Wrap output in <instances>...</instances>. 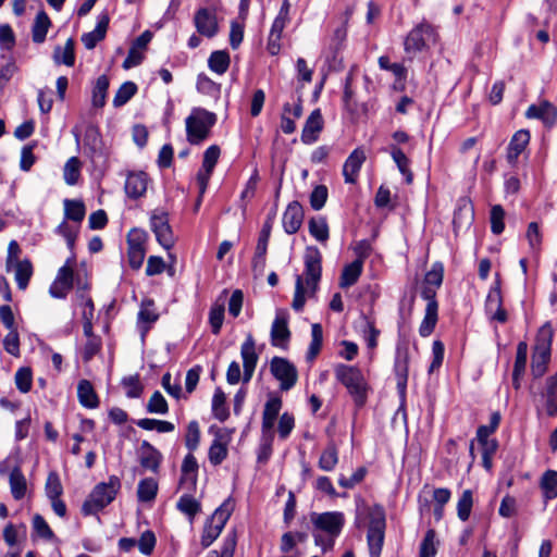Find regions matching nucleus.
Instances as JSON below:
<instances>
[{"mask_svg":"<svg viewBox=\"0 0 557 557\" xmlns=\"http://www.w3.org/2000/svg\"><path fill=\"white\" fill-rule=\"evenodd\" d=\"M505 211L500 205H495L491 209V230L495 235L503 233L505 228L504 224Z\"/></svg>","mask_w":557,"mask_h":557,"instance_id":"obj_57","label":"nucleus"},{"mask_svg":"<svg viewBox=\"0 0 557 557\" xmlns=\"http://www.w3.org/2000/svg\"><path fill=\"white\" fill-rule=\"evenodd\" d=\"M240 356L243 359L244 368L243 381L244 383H248L253 375L259 359V356L256 351V342L251 334H248L245 342L242 344Z\"/></svg>","mask_w":557,"mask_h":557,"instance_id":"obj_13","label":"nucleus"},{"mask_svg":"<svg viewBox=\"0 0 557 557\" xmlns=\"http://www.w3.org/2000/svg\"><path fill=\"white\" fill-rule=\"evenodd\" d=\"M77 397L79 404L85 408L94 409L99 406V398L92 384L88 380H81L78 382Z\"/></svg>","mask_w":557,"mask_h":557,"instance_id":"obj_26","label":"nucleus"},{"mask_svg":"<svg viewBox=\"0 0 557 557\" xmlns=\"http://www.w3.org/2000/svg\"><path fill=\"white\" fill-rule=\"evenodd\" d=\"M110 17L107 13H102L98 16L97 25L94 30L82 35V42L88 50L94 49L99 41L104 39Z\"/></svg>","mask_w":557,"mask_h":557,"instance_id":"obj_24","label":"nucleus"},{"mask_svg":"<svg viewBox=\"0 0 557 557\" xmlns=\"http://www.w3.org/2000/svg\"><path fill=\"white\" fill-rule=\"evenodd\" d=\"M146 410L148 413L166 414L169 412V405L163 395L156 391L147 403Z\"/></svg>","mask_w":557,"mask_h":557,"instance_id":"obj_51","label":"nucleus"},{"mask_svg":"<svg viewBox=\"0 0 557 557\" xmlns=\"http://www.w3.org/2000/svg\"><path fill=\"white\" fill-rule=\"evenodd\" d=\"M148 175L143 172H129L126 176L124 189L127 197L138 199L146 194Z\"/></svg>","mask_w":557,"mask_h":557,"instance_id":"obj_21","label":"nucleus"},{"mask_svg":"<svg viewBox=\"0 0 557 557\" xmlns=\"http://www.w3.org/2000/svg\"><path fill=\"white\" fill-rule=\"evenodd\" d=\"M366 161V153L362 149H355L346 159L343 165V175L345 183L354 184L357 181L359 171Z\"/></svg>","mask_w":557,"mask_h":557,"instance_id":"obj_22","label":"nucleus"},{"mask_svg":"<svg viewBox=\"0 0 557 557\" xmlns=\"http://www.w3.org/2000/svg\"><path fill=\"white\" fill-rule=\"evenodd\" d=\"M389 153L396 163L399 172L405 176L406 183L410 184L413 180V174L410 170V160L404 151L396 145L389 146Z\"/></svg>","mask_w":557,"mask_h":557,"instance_id":"obj_29","label":"nucleus"},{"mask_svg":"<svg viewBox=\"0 0 557 557\" xmlns=\"http://www.w3.org/2000/svg\"><path fill=\"white\" fill-rule=\"evenodd\" d=\"M3 348L11 356H20V336L17 329L9 330L3 338Z\"/></svg>","mask_w":557,"mask_h":557,"instance_id":"obj_58","label":"nucleus"},{"mask_svg":"<svg viewBox=\"0 0 557 557\" xmlns=\"http://www.w3.org/2000/svg\"><path fill=\"white\" fill-rule=\"evenodd\" d=\"M110 81L107 75H100L92 87L91 103L95 108H102L106 104Z\"/></svg>","mask_w":557,"mask_h":557,"instance_id":"obj_33","label":"nucleus"},{"mask_svg":"<svg viewBox=\"0 0 557 557\" xmlns=\"http://www.w3.org/2000/svg\"><path fill=\"white\" fill-rule=\"evenodd\" d=\"M276 419L272 417H268L262 414V425H261V433H262V441L263 446L270 450V446L272 445L273 438H274V424Z\"/></svg>","mask_w":557,"mask_h":557,"instance_id":"obj_61","label":"nucleus"},{"mask_svg":"<svg viewBox=\"0 0 557 557\" xmlns=\"http://www.w3.org/2000/svg\"><path fill=\"white\" fill-rule=\"evenodd\" d=\"M137 92V85L133 82L123 83L113 98V107L120 108L126 104Z\"/></svg>","mask_w":557,"mask_h":557,"instance_id":"obj_48","label":"nucleus"},{"mask_svg":"<svg viewBox=\"0 0 557 557\" xmlns=\"http://www.w3.org/2000/svg\"><path fill=\"white\" fill-rule=\"evenodd\" d=\"M289 338L288 315L284 311H278L271 326V344L274 347L286 348Z\"/></svg>","mask_w":557,"mask_h":557,"instance_id":"obj_15","label":"nucleus"},{"mask_svg":"<svg viewBox=\"0 0 557 557\" xmlns=\"http://www.w3.org/2000/svg\"><path fill=\"white\" fill-rule=\"evenodd\" d=\"M176 507L182 513L188 517L190 522H193L196 515L201 510L200 503L189 494L182 495Z\"/></svg>","mask_w":557,"mask_h":557,"instance_id":"obj_42","label":"nucleus"},{"mask_svg":"<svg viewBox=\"0 0 557 557\" xmlns=\"http://www.w3.org/2000/svg\"><path fill=\"white\" fill-rule=\"evenodd\" d=\"M121 488V481L116 475H111L108 482L98 483L90 492L82 506L84 516L96 515L110 505Z\"/></svg>","mask_w":557,"mask_h":557,"instance_id":"obj_4","label":"nucleus"},{"mask_svg":"<svg viewBox=\"0 0 557 557\" xmlns=\"http://www.w3.org/2000/svg\"><path fill=\"white\" fill-rule=\"evenodd\" d=\"M51 25L50 18L46 12H39L34 21L32 28L33 41L41 44L45 41L49 27Z\"/></svg>","mask_w":557,"mask_h":557,"instance_id":"obj_37","label":"nucleus"},{"mask_svg":"<svg viewBox=\"0 0 557 557\" xmlns=\"http://www.w3.org/2000/svg\"><path fill=\"white\" fill-rule=\"evenodd\" d=\"M309 233L320 243H325L329 239V225L326 219L323 216L312 218L309 221Z\"/></svg>","mask_w":557,"mask_h":557,"instance_id":"obj_46","label":"nucleus"},{"mask_svg":"<svg viewBox=\"0 0 557 557\" xmlns=\"http://www.w3.org/2000/svg\"><path fill=\"white\" fill-rule=\"evenodd\" d=\"M45 492L49 499L57 498L62 495L63 487L59 474L55 471H52L48 474Z\"/></svg>","mask_w":557,"mask_h":557,"instance_id":"obj_55","label":"nucleus"},{"mask_svg":"<svg viewBox=\"0 0 557 557\" xmlns=\"http://www.w3.org/2000/svg\"><path fill=\"white\" fill-rule=\"evenodd\" d=\"M150 227L157 242L166 250L174 246V234L169 223L168 213L154 210L150 216Z\"/></svg>","mask_w":557,"mask_h":557,"instance_id":"obj_11","label":"nucleus"},{"mask_svg":"<svg viewBox=\"0 0 557 557\" xmlns=\"http://www.w3.org/2000/svg\"><path fill=\"white\" fill-rule=\"evenodd\" d=\"M270 372L280 382L282 391H289L295 386L298 379L296 367L283 357H273L271 359Z\"/></svg>","mask_w":557,"mask_h":557,"instance_id":"obj_10","label":"nucleus"},{"mask_svg":"<svg viewBox=\"0 0 557 557\" xmlns=\"http://www.w3.org/2000/svg\"><path fill=\"white\" fill-rule=\"evenodd\" d=\"M194 25L201 36L213 38L219 33V24L214 10L200 8L194 15Z\"/></svg>","mask_w":557,"mask_h":557,"instance_id":"obj_12","label":"nucleus"},{"mask_svg":"<svg viewBox=\"0 0 557 557\" xmlns=\"http://www.w3.org/2000/svg\"><path fill=\"white\" fill-rule=\"evenodd\" d=\"M485 311L492 320L499 323H505L507 321V312L503 308V297L498 283L492 286L488 290L485 301Z\"/></svg>","mask_w":557,"mask_h":557,"instance_id":"obj_16","label":"nucleus"},{"mask_svg":"<svg viewBox=\"0 0 557 557\" xmlns=\"http://www.w3.org/2000/svg\"><path fill=\"white\" fill-rule=\"evenodd\" d=\"M157 543L156 535L152 531L147 530L141 533L139 540L137 541L138 549L144 555H151Z\"/></svg>","mask_w":557,"mask_h":557,"instance_id":"obj_63","label":"nucleus"},{"mask_svg":"<svg viewBox=\"0 0 557 557\" xmlns=\"http://www.w3.org/2000/svg\"><path fill=\"white\" fill-rule=\"evenodd\" d=\"M302 206L298 201H292L288 203L282 219L284 231L290 235L297 233L302 224Z\"/></svg>","mask_w":557,"mask_h":557,"instance_id":"obj_19","label":"nucleus"},{"mask_svg":"<svg viewBox=\"0 0 557 557\" xmlns=\"http://www.w3.org/2000/svg\"><path fill=\"white\" fill-rule=\"evenodd\" d=\"M305 272L297 275L295 281V293L292 307L295 311H302L306 304V283L308 289L313 294L321 278L322 273V256L317 247H307L304 255Z\"/></svg>","mask_w":557,"mask_h":557,"instance_id":"obj_1","label":"nucleus"},{"mask_svg":"<svg viewBox=\"0 0 557 557\" xmlns=\"http://www.w3.org/2000/svg\"><path fill=\"white\" fill-rule=\"evenodd\" d=\"M336 380L343 384L358 408L364 406L369 385L361 370L354 366L338 363L334 368Z\"/></svg>","mask_w":557,"mask_h":557,"instance_id":"obj_3","label":"nucleus"},{"mask_svg":"<svg viewBox=\"0 0 557 557\" xmlns=\"http://www.w3.org/2000/svg\"><path fill=\"white\" fill-rule=\"evenodd\" d=\"M385 512L381 506H375L370 511L367 542L370 557H380L385 537Z\"/></svg>","mask_w":557,"mask_h":557,"instance_id":"obj_8","label":"nucleus"},{"mask_svg":"<svg viewBox=\"0 0 557 557\" xmlns=\"http://www.w3.org/2000/svg\"><path fill=\"white\" fill-rule=\"evenodd\" d=\"M148 234L141 228H132L127 234V247L129 248H146Z\"/></svg>","mask_w":557,"mask_h":557,"instance_id":"obj_62","label":"nucleus"},{"mask_svg":"<svg viewBox=\"0 0 557 557\" xmlns=\"http://www.w3.org/2000/svg\"><path fill=\"white\" fill-rule=\"evenodd\" d=\"M528 345L525 342H520L517 346V354L513 364L512 373L516 375H523L527 367Z\"/></svg>","mask_w":557,"mask_h":557,"instance_id":"obj_56","label":"nucleus"},{"mask_svg":"<svg viewBox=\"0 0 557 557\" xmlns=\"http://www.w3.org/2000/svg\"><path fill=\"white\" fill-rule=\"evenodd\" d=\"M224 312L225 304L224 301H220V299L215 301L210 308L209 323L214 335H218L221 332L224 321Z\"/></svg>","mask_w":557,"mask_h":557,"instance_id":"obj_44","label":"nucleus"},{"mask_svg":"<svg viewBox=\"0 0 557 557\" xmlns=\"http://www.w3.org/2000/svg\"><path fill=\"white\" fill-rule=\"evenodd\" d=\"M230 440V432L227 430L219 429L215 432L214 440L212 441L208 453L209 461L211 465L219 466L226 459L228 454L227 445Z\"/></svg>","mask_w":557,"mask_h":557,"instance_id":"obj_14","label":"nucleus"},{"mask_svg":"<svg viewBox=\"0 0 557 557\" xmlns=\"http://www.w3.org/2000/svg\"><path fill=\"white\" fill-rule=\"evenodd\" d=\"M530 132L528 129H519L516 132L507 148V160L510 164H515L530 143Z\"/></svg>","mask_w":557,"mask_h":557,"instance_id":"obj_25","label":"nucleus"},{"mask_svg":"<svg viewBox=\"0 0 557 557\" xmlns=\"http://www.w3.org/2000/svg\"><path fill=\"white\" fill-rule=\"evenodd\" d=\"M550 359V352L533 351L531 372L532 375L537 379L544 375L547 369V364Z\"/></svg>","mask_w":557,"mask_h":557,"instance_id":"obj_50","label":"nucleus"},{"mask_svg":"<svg viewBox=\"0 0 557 557\" xmlns=\"http://www.w3.org/2000/svg\"><path fill=\"white\" fill-rule=\"evenodd\" d=\"M14 277L20 289H25L33 275V265L29 259H24L21 262L12 264Z\"/></svg>","mask_w":557,"mask_h":557,"instance_id":"obj_31","label":"nucleus"},{"mask_svg":"<svg viewBox=\"0 0 557 557\" xmlns=\"http://www.w3.org/2000/svg\"><path fill=\"white\" fill-rule=\"evenodd\" d=\"M231 63L230 53L226 50H215L211 52L208 59L209 69L218 75L227 72Z\"/></svg>","mask_w":557,"mask_h":557,"instance_id":"obj_32","label":"nucleus"},{"mask_svg":"<svg viewBox=\"0 0 557 557\" xmlns=\"http://www.w3.org/2000/svg\"><path fill=\"white\" fill-rule=\"evenodd\" d=\"M158 493V483L152 478H145L139 481L137 486V497L139 502L148 503L156 498Z\"/></svg>","mask_w":557,"mask_h":557,"instance_id":"obj_43","label":"nucleus"},{"mask_svg":"<svg viewBox=\"0 0 557 557\" xmlns=\"http://www.w3.org/2000/svg\"><path fill=\"white\" fill-rule=\"evenodd\" d=\"M323 342V330L321 324L314 323L311 326V343L307 351V360L312 361L319 355Z\"/></svg>","mask_w":557,"mask_h":557,"instance_id":"obj_47","label":"nucleus"},{"mask_svg":"<svg viewBox=\"0 0 557 557\" xmlns=\"http://www.w3.org/2000/svg\"><path fill=\"white\" fill-rule=\"evenodd\" d=\"M82 162L77 157H71L63 169V177L67 185L73 186L77 184L81 177Z\"/></svg>","mask_w":557,"mask_h":557,"instance_id":"obj_49","label":"nucleus"},{"mask_svg":"<svg viewBox=\"0 0 557 557\" xmlns=\"http://www.w3.org/2000/svg\"><path fill=\"white\" fill-rule=\"evenodd\" d=\"M197 460L193 453L189 451V454L185 456L182 463V476L180 481L181 485H184L185 483L189 482L190 486H195L197 481Z\"/></svg>","mask_w":557,"mask_h":557,"instance_id":"obj_34","label":"nucleus"},{"mask_svg":"<svg viewBox=\"0 0 557 557\" xmlns=\"http://www.w3.org/2000/svg\"><path fill=\"white\" fill-rule=\"evenodd\" d=\"M199 443H200L199 423L196 420H193L187 424V430H186V434H185V446L190 453H194L195 450H197Z\"/></svg>","mask_w":557,"mask_h":557,"instance_id":"obj_52","label":"nucleus"},{"mask_svg":"<svg viewBox=\"0 0 557 557\" xmlns=\"http://www.w3.org/2000/svg\"><path fill=\"white\" fill-rule=\"evenodd\" d=\"M473 220V209L469 201L463 200V205L459 206L454 214V224L461 226L463 223L470 224Z\"/></svg>","mask_w":557,"mask_h":557,"instance_id":"obj_64","label":"nucleus"},{"mask_svg":"<svg viewBox=\"0 0 557 557\" xmlns=\"http://www.w3.org/2000/svg\"><path fill=\"white\" fill-rule=\"evenodd\" d=\"M64 220L81 223L86 214V208L82 200L64 199Z\"/></svg>","mask_w":557,"mask_h":557,"instance_id":"obj_39","label":"nucleus"},{"mask_svg":"<svg viewBox=\"0 0 557 557\" xmlns=\"http://www.w3.org/2000/svg\"><path fill=\"white\" fill-rule=\"evenodd\" d=\"M55 64L73 66L75 64V41L69 38L64 46H55L52 54Z\"/></svg>","mask_w":557,"mask_h":557,"instance_id":"obj_27","label":"nucleus"},{"mask_svg":"<svg viewBox=\"0 0 557 557\" xmlns=\"http://www.w3.org/2000/svg\"><path fill=\"white\" fill-rule=\"evenodd\" d=\"M139 463L144 469L150 470L153 473H158L163 456L159 449H157L148 441H143L138 449Z\"/></svg>","mask_w":557,"mask_h":557,"instance_id":"obj_18","label":"nucleus"},{"mask_svg":"<svg viewBox=\"0 0 557 557\" xmlns=\"http://www.w3.org/2000/svg\"><path fill=\"white\" fill-rule=\"evenodd\" d=\"M472 506V492L470 490H465L457 503V515L461 521H467L469 519Z\"/></svg>","mask_w":557,"mask_h":557,"instance_id":"obj_53","label":"nucleus"},{"mask_svg":"<svg viewBox=\"0 0 557 557\" xmlns=\"http://www.w3.org/2000/svg\"><path fill=\"white\" fill-rule=\"evenodd\" d=\"M528 119H539L546 126L552 127L557 121V108L547 101L539 106L532 104L525 112Z\"/></svg>","mask_w":557,"mask_h":557,"instance_id":"obj_23","label":"nucleus"},{"mask_svg":"<svg viewBox=\"0 0 557 557\" xmlns=\"http://www.w3.org/2000/svg\"><path fill=\"white\" fill-rule=\"evenodd\" d=\"M137 426L146 431L156 430L159 433H170L175 430V425L165 420H157L150 418H144L136 421Z\"/></svg>","mask_w":557,"mask_h":557,"instance_id":"obj_45","label":"nucleus"},{"mask_svg":"<svg viewBox=\"0 0 557 557\" xmlns=\"http://www.w3.org/2000/svg\"><path fill=\"white\" fill-rule=\"evenodd\" d=\"M311 522L314 529L313 537L323 552L332 549L335 539L341 534L345 523L344 513L339 511L312 512Z\"/></svg>","mask_w":557,"mask_h":557,"instance_id":"obj_2","label":"nucleus"},{"mask_svg":"<svg viewBox=\"0 0 557 557\" xmlns=\"http://www.w3.org/2000/svg\"><path fill=\"white\" fill-rule=\"evenodd\" d=\"M338 463V450L334 442H330L321 453L318 466L321 470L333 471Z\"/></svg>","mask_w":557,"mask_h":557,"instance_id":"obj_36","label":"nucleus"},{"mask_svg":"<svg viewBox=\"0 0 557 557\" xmlns=\"http://www.w3.org/2000/svg\"><path fill=\"white\" fill-rule=\"evenodd\" d=\"M435 535L433 529L426 531L420 545V557H434L436 555Z\"/></svg>","mask_w":557,"mask_h":557,"instance_id":"obj_60","label":"nucleus"},{"mask_svg":"<svg viewBox=\"0 0 557 557\" xmlns=\"http://www.w3.org/2000/svg\"><path fill=\"white\" fill-rule=\"evenodd\" d=\"M554 337V330L550 322L544 323L535 337L534 350L542 352H550L552 342Z\"/></svg>","mask_w":557,"mask_h":557,"instance_id":"obj_35","label":"nucleus"},{"mask_svg":"<svg viewBox=\"0 0 557 557\" xmlns=\"http://www.w3.org/2000/svg\"><path fill=\"white\" fill-rule=\"evenodd\" d=\"M436 40L437 32L435 27L423 20L408 33L404 41V49L412 58L417 53L429 49Z\"/></svg>","mask_w":557,"mask_h":557,"instance_id":"obj_6","label":"nucleus"},{"mask_svg":"<svg viewBox=\"0 0 557 557\" xmlns=\"http://www.w3.org/2000/svg\"><path fill=\"white\" fill-rule=\"evenodd\" d=\"M15 385L21 393H28L33 384V373L30 368H20L15 373Z\"/></svg>","mask_w":557,"mask_h":557,"instance_id":"obj_54","label":"nucleus"},{"mask_svg":"<svg viewBox=\"0 0 557 557\" xmlns=\"http://www.w3.org/2000/svg\"><path fill=\"white\" fill-rule=\"evenodd\" d=\"M362 268V260H355L351 263L345 265L341 275L339 286L342 288L352 286L360 277Z\"/></svg>","mask_w":557,"mask_h":557,"instance_id":"obj_30","label":"nucleus"},{"mask_svg":"<svg viewBox=\"0 0 557 557\" xmlns=\"http://www.w3.org/2000/svg\"><path fill=\"white\" fill-rule=\"evenodd\" d=\"M234 510V502L232 498L225 499L212 513L207 521L201 535L202 547H209L221 534L227 520Z\"/></svg>","mask_w":557,"mask_h":557,"instance_id":"obj_7","label":"nucleus"},{"mask_svg":"<svg viewBox=\"0 0 557 557\" xmlns=\"http://www.w3.org/2000/svg\"><path fill=\"white\" fill-rule=\"evenodd\" d=\"M216 115L203 108H194L185 120L186 137L190 145H200L210 135Z\"/></svg>","mask_w":557,"mask_h":557,"instance_id":"obj_5","label":"nucleus"},{"mask_svg":"<svg viewBox=\"0 0 557 557\" xmlns=\"http://www.w3.org/2000/svg\"><path fill=\"white\" fill-rule=\"evenodd\" d=\"M9 484L15 500H20L26 495L27 482L20 467H14L10 472Z\"/></svg>","mask_w":557,"mask_h":557,"instance_id":"obj_28","label":"nucleus"},{"mask_svg":"<svg viewBox=\"0 0 557 557\" xmlns=\"http://www.w3.org/2000/svg\"><path fill=\"white\" fill-rule=\"evenodd\" d=\"M544 498L550 500L557 497V471L547 470L543 473L540 482Z\"/></svg>","mask_w":557,"mask_h":557,"instance_id":"obj_41","label":"nucleus"},{"mask_svg":"<svg viewBox=\"0 0 557 557\" xmlns=\"http://www.w3.org/2000/svg\"><path fill=\"white\" fill-rule=\"evenodd\" d=\"M159 319V314L154 308V301L152 299H145L140 304L138 312V323L146 324L144 332L150 329V325Z\"/></svg>","mask_w":557,"mask_h":557,"instance_id":"obj_38","label":"nucleus"},{"mask_svg":"<svg viewBox=\"0 0 557 557\" xmlns=\"http://www.w3.org/2000/svg\"><path fill=\"white\" fill-rule=\"evenodd\" d=\"M409 348L407 344H398L396 347L394 371L397 379V387L404 392L408 381Z\"/></svg>","mask_w":557,"mask_h":557,"instance_id":"obj_17","label":"nucleus"},{"mask_svg":"<svg viewBox=\"0 0 557 557\" xmlns=\"http://www.w3.org/2000/svg\"><path fill=\"white\" fill-rule=\"evenodd\" d=\"M437 287L423 283L421 289V297L426 300L424 318L419 326V334L422 337H428L432 334L437 323L438 318V304L436 301Z\"/></svg>","mask_w":557,"mask_h":557,"instance_id":"obj_9","label":"nucleus"},{"mask_svg":"<svg viewBox=\"0 0 557 557\" xmlns=\"http://www.w3.org/2000/svg\"><path fill=\"white\" fill-rule=\"evenodd\" d=\"M329 191L325 185H318L310 194V206L313 210H321L326 200H327Z\"/></svg>","mask_w":557,"mask_h":557,"instance_id":"obj_59","label":"nucleus"},{"mask_svg":"<svg viewBox=\"0 0 557 557\" xmlns=\"http://www.w3.org/2000/svg\"><path fill=\"white\" fill-rule=\"evenodd\" d=\"M323 129V117L320 109L313 110L308 116L301 132V141L311 145L318 140L319 134Z\"/></svg>","mask_w":557,"mask_h":557,"instance_id":"obj_20","label":"nucleus"},{"mask_svg":"<svg viewBox=\"0 0 557 557\" xmlns=\"http://www.w3.org/2000/svg\"><path fill=\"white\" fill-rule=\"evenodd\" d=\"M212 414L221 422H224L230 417L228 408L226 406V396L220 387L214 391L212 397Z\"/></svg>","mask_w":557,"mask_h":557,"instance_id":"obj_40","label":"nucleus"}]
</instances>
